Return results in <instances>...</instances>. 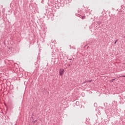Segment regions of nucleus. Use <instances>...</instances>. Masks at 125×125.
Listing matches in <instances>:
<instances>
[{
    "label": "nucleus",
    "instance_id": "nucleus-3",
    "mask_svg": "<svg viewBox=\"0 0 125 125\" xmlns=\"http://www.w3.org/2000/svg\"><path fill=\"white\" fill-rule=\"evenodd\" d=\"M116 42H117V41H116V42H115V43H115V44H116Z\"/></svg>",
    "mask_w": 125,
    "mask_h": 125
},
{
    "label": "nucleus",
    "instance_id": "nucleus-1",
    "mask_svg": "<svg viewBox=\"0 0 125 125\" xmlns=\"http://www.w3.org/2000/svg\"><path fill=\"white\" fill-rule=\"evenodd\" d=\"M65 72V70L63 68H61L59 70V74L60 76H62V75H64V72Z\"/></svg>",
    "mask_w": 125,
    "mask_h": 125
},
{
    "label": "nucleus",
    "instance_id": "nucleus-2",
    "mask_svg": "<svg viewBox=\"0 0 125 125\" xmlns=\"http://www.w3.org/2000/svg\"><path fill=\"white\" fill-rule=\"evenodd\" d=\"M92 82V81L90 80V81H88V83H91Z\"/></svg>",
    "mask_w": 125,
    "mask_h": 125
},
{
    "label": "nucleus",
    "instance_id": "nucleus-4",
    "mask_svg": "<svg viewBox=\"0 0 125 125\" xmlns=\"http://www.w3.org/2000/svg\"><path fill=\"white\" fill-rule=\"evenodd\" d=\"M112 81H115V79L112 80Z\"/></svg>",
    "mask_w": 125,
    "mask_h": 125
},
{
    "label": "nucleus",
    "instance_id": "nucleus-5",
    "mask_svg": "<svg viewBox=\"0 0 125 125\" xmlns=\"http://www.w3.org/2000/svg\"><path fill=\"white\" fill-rule=\"evenodd\" d=\"M123 77H125V76H124Z\"/></svg>",
    "mask_w": 125,
    "mask_h": 125
}]
</instances>
